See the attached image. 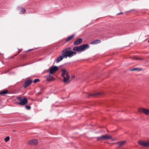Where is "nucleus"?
Returning <instances> with one entry per match:
<instances>
[{
    "mask_svg": "<svg viewBox=\"0 0 149 149\" xmlns=\"http://www.w3.org/2000/svg\"><path fill=\"white\" fill-rule=\"evenodd\" d=\"M63 55H64V58H67L68 57L71 58L74 55H76L77 53L76 52L72 51L71 48L68 47L64 49L62 51Z\"/></svg>",
    "mask_w": 149,
    "mask_h": 149,
    "instance_id": "nucleus-1",
    "label": "nucleus"
},
{
    "mask_svg": "<svg viewBox=\"0 0 149 149\" xmlns=\"http://www.w3.org/2000/svg\"><path fill=\"white\" fill-rule=\"evenodd\" d=\"M89 47L90 46L88 45L84 44L79 46H77L74 47L73 48L72 50L81 53Z\"/></svg>",
    "mask_w": 149,
    "mask_h": 149,
    "instance_id": "nucleus-2",
    "label": "nucleus"
},
{
    "mask_svg": "<svg viewBox=\"0 0 149 149\" xmlns=\"http://www.w3.org/2000/svg\"><path fill=\"white\" fill-rule=\"evenodd\" d=\"M61 71L62 72L61 76L63 78V81L66 83H70V81L69 80L70 78V76L66 72V70L63 69L61 70Z\"/></svg>",
    "mask_w": 149,
    "mask_h": 149,
    "instance_id": "nucleus-3",
    "label": "nucleus"
},
{
    "mask_svg": "<svg viewBox=\"0 0 149 149\" xmlns=\"http://www.w3.org/2000/svg\"><path fill=\"white\" fill-rule=\"evenodd\" d=\"M16 98L20 102H19L16 103L17 104L24 106L28 102L27 99L25 97L18 96L16 97Z\"/></svg>",
    "mask_w": 149,
    "mask_h": 149,
    "instance_id": "nucleus-4",
    "label": "nucleus"
},
{
    "mask_svg": "<svg viewBox=\"0 0 149 149\" xmlns=\"http://www.w3.org/2000/svg\"><path fill=\"white\" fill-rule=\"evenodd\" d=\"M96 138L97 141H100L111 139H112V136L107 134L102 135L100 136L97 137Z\"/></svg>",
    "mask_w": 149,
    "mask_h": 149,
    "instance_id": "nucleus-5",
    "label": "nucleus"
},
{
    "mask_svg": "<svg viewBox=\"0 0 149 149\" xmlns=\"http://www.w3.org/2000/svg\"><path fill=\"white\" fill-rule=\"evenodd\" d=\"M58 69V67L56 66L50 67L48 70L50 74H53L55 73Z\"/></svg>",
    "mask_w": 149,
    "mask_h": 149,
    "instance_id": "nucleus-6",
    "label": "nucleus"
},
{
    "mask_svg": "<svg viewBox=\"0 0 149 149\" xmlns=\"http://www.w3.org/2000/svg\"><path fill=\"white\" fill-rule=\"evenodd\" d=\"M141 145L144 147H149V140L148 141H139L138 142Z\"/></svg>",
    "mask_w": 149,
    "mask_h": 149,
    "instance_id": "nucleus-7",
    "label": "nucleus"
},
{
    "mask_svg": "<svg viewBox=\"0 0 149 149\" xmlns=\"http://www.w3.org/2000/svg\"><path fill=\"white\" fill-rule=\"evenodd\" d=\"M104 94L103 92H97L95 93L89 94V96H94L95 97H100L102 96Z\"/></svg>",
    "mask_w": 149,
    "mask_h": 149,
    "instance_id": "nucleus-8",
    "label": "nucleus"
},
{
    "mask_svg": "<svg viewBox=\"0 0 149 149\" xmlns=\"http://www.w3.org/2000/svg\"><path fill=\"white\" fill-rule=\"evenodd\" d=\"M138 111L140 112L144 113L146 115L149 114V110L145 109L139 108L138 109Z\"/></svg>",
    "mask_w": 149,
    "mask_h": 149,
    "instance_id": "nucleus-9",
    "label": "nucleus"
},
{
    "mask_svg": "<svg viewBox=\"0 0 149 149\" xmlns=\"http://www.w3.org/2000/svg\"><path fill=\"white\" fill-rule=\"evenodd\" d=\"M32 82V81L30 79H27L24 82L23 87L24 88H26L31 84Z\"/></svg>",
    "mask_w": 149,
    "mask_h": 149,
    "instance_id": "nucleus-10",
    "label": "nucleus"
},
{
    "mask_svg": "<svg viewBox=\"0 0 149 149\" xmlns=\"http://www.w3.org/2000/svg\"><path fill=\"white\" fill-rule=\"evenodd\" d=\"M28 143L29 144L36 145L38 144V141L37 140L32 139L29 140Z\"/></svg>",
    "mask_w": 149,
    "mask_h": 149,
    "instance_id": "nucleus-11",
    "label": "nucleus"
},
{
    "mask_svg": "<svg viewBox=\"0 0 149 149\" xmlns=\"http://www.w3.org/2000/svg\"><path fill=\"white\" fill-rule=\"evenodd\" d=\"M83 41V40L81 38H79L77 40L75 41L73 44L74 45H77L80 44Z\"/></svg>",
    "mask_w": 149,
    "mask_h": 149,
    "instance_id": "nucleus-12",
    "label": "nucleus"
},
{
    "mask_svg": "<svg viewBox=\"0 0 149 149\" xmlns=\"http://www.w3.org/2000/svg\"><path fill=\"white\" fill-rule=\"evenodd\" d=\"M74 35H72L65 38L64 40H65V43L72 40L74 37Z\"/></svg>",
    "mask_w": 149,
    "mask_h": 149,
    "instance_id": "nucleus-13",
    "label": "nucleus"
},
{
    "mask_svg": "<svg viewBox=\"0 0 149 149\" xmlns=\"http://www.w3.org/2000/svg\"><path fill=\"white\" fill-rule=\"evenodd\" d=\"M46 77L47 78V81H52L54 80V78L52 76H51L50 74H49L47 75Z\"/></svg>",
    "mask_w": 149,
    "mask_h": 149,
    "instance_id": "nucleus-14",
    "label": "nucleus"
},
{
    "mask_svg": "<svg viewBox=\"0 0 149 149\" xmlns=\"http://www.w3.org/2000/svg\"><path fill=\"white\" fill-rule=\"evenodd\" d=\"M63 58H64V55H63V53L62 52V55L58 57L56 60V62L58 63L62 61Z\"/></svg>",
    "mask_w": 149,
    "mask_h": 149,
    "instance_id": "nucleus-15",
    "label": "nucleus"
},
{
    "mask_svg": "<svg viewBox=\"0 0 149 149\" xmlns=\"http://www.w3.org/2000/svg\"><path fill=\"white\" fill-rule=\"evenodd\" d=\"M126 143V141H118V142L117 143L118 144H119V147H120L123 146L125 145V144Z\"/></svg>",
    "mask_w": 149,
    "mask_h": 149,
    "instance_id": "nucleus-16",
    "label": "nucleus"
},
{
    "mask_svg": "<svg viewBox=\"0 0 149 149\" xmlns=\"http://www.w3.org/2000/svg\"><path fill=\"white\" fill-rule=\"evenodd\" d=\"M101 42V41L100 40H94V41H92L91 44L92 45H95L98 43H100Z\"/></svg>",
    "mask_w": 149,
    "mask_h": 149,
    "instance_id": "nucleus-17",
    "label": "nucleus"
},
{
    "mask_svg": "<svg viewBox=\"0 0 149 149\" xmlns=\"http://www.w3.org/2000/svg\"><path fill=\"white\" fill-rule=\"evenodd\" d=\"M142 68H134L130 70L131 71H141L142 70Z\"/></svg>",
    "mask_w": 149,
    "mask_h": 149,
    "instance_id": "nucleus-18",
    "label": "nucleus"
},
{
    "mask_svg": "<svg viewBox=\"0 0 149 149\" xmlns=\"http://www.w3.org/2000/svg\"><path fill=\"white\" fill-rule=\"evenodd\" d=\"M18 8H19V10H21V11L22 12V13H20L21 14H23L26 12V10L24 8L22 7H19Z\"/></svg>",
    "mask_w": 149,
    "mask_h": 149,
    "instance_id": "nucleus-19",
    "label": "nucleus"
},
{
    "mask_svg": "<svg viewBox=\"0 0 149 149\" xmlns=\"http://www.w3.org/2000/svg\"><path fill=\"white\" fill-rule=\"evenodd\" d=\"M8 90H5L3 91H2L0 92V94L1 95H3L5 94L8 93Z\"/></svg>",
    "mask_w": 149,
    "mask_h": 149,
    "instance_id": "nucleus-20",
    "label": "nucleus"
},
{
    "mask_svg": "<svg viewBox=\"0 0 149 149\" xmlns=\"http://www.w3.org/2000/svg\"><path fill=\"white\" fill-rule=\"evenodd\" d=\"M40 81V80L39 79H34L33 81V82L34 83H36L37 82H39Z\"/></svg>",
    "mask_w": 149,
    "mask_h": 149,
    "instance_id": "nucleus-21",
    "label": "nucleus"
},
{
    "mask_svg": "<svg viewBox=\"0 0 149 149\" xmlns=\"http://www.w3.org/2000/svg\"><path fill=\"white\" fill-rule=\"evenodd\" d=\"M10 139V137L9 136H7L4 139V141L6 142H7L8 141H9Z\"/></svg>",
    "mask_w": 149,
    "mask_h": 149,
    "instance_id": "nucleus-22",
    "label": "nucleus"
},
{
    "mask_svg": "<svg viewBox=\"0 0 149 149\" xmlns=\"http://www.w3.org/2000/svg\"><path fill=\"white\" fill-rule=\"evenodd\" d=\"M25 107L28 110L30 109L31 108V107L30 106H26Z\"/></svg>",
    "mask_w": 149,
    "mask_h": 149,
    "instance_id": "nucleus-23",
    "label": "nucleus"
},
{
    "mask_svg": "<svg viewBox=\"0 0 149 149\" xmlns=\"http://www.w3.org/2000/svg\"><path fill=\"white\" fill-rule=\"evenodd\" d=\"M134 58L136 60H141V59L138 58V57H134Z\"/></svg>",
    "mask_w": 149,
    "mask_h": 149,
    "instance_id": "nucleus-24",
    "label": "nucleus"
},
{
    "mask_svg": "<svg viewBox=\"0 0 149 149\" xmlns=\"http://www.w3.org/2000/svg\"><path fill=\"white\" fill-rule=\"evenodd\" d=\"M33 49H29V50H27L26 51V52H30V51H33Z\"/></svg>",
    "mask_w": 149,
    "mask_h": 149,
    "instance_id": "nucleus-25",
    "label": "nucleus"
},
{
    "mask_svg": "<svg viewBox=\"0 0 149 149\" xmlns=\"http://www.w3.org/2000/svg\"><path fill=\"white\" fill-rule=\"evenodd\" d=\"M22 49H18V51L17 52V54H18L20 52H21L22 51Z\"/></svg>",
    "mask_w": 149,
    "mask_h": 149,
    "instance_id": "nucleus-26",
    "label": "nucleus"
},
{
    "mask_svg": "<svg viewBox=\"0 0 149 149\" xmlns=\"http://www.w3.org/2000/svg\"><path fill=\"white\" fill-rule=\"evenodd\" d=\"M123 13L122 12H121L120 13H118V14H117V15H120V14H123Z\"/></svg>",
    "mask_w": 149,
    "mask_h": 149,
    "instance_id": "nucleus-27",
    "label": "nucleus"
},
{
    "mask_svg": "<svg viewBox=\"0 0 149 149\" xmlns=\"http://www.w3.org/2000/svg\"><path fill=\"white\" fill-rule=\"evenodd\" d=\"M17 54H15V55H14V56H17Z\"/></svg>",
    "mask_w": 149,
    "mask_h": 149,
    "instance_id": "nucleus-28",
    "label": "nucleus"
},
{
    "mask_svg": "<svg viewBox=\"0 0 149 149\" xmlns=\"http://www.w3.org/2000/svg\"><path fill=\"white\" fill-rule=\"evenodd\" d=\"M148 43H149V40L148 41Z\"/></svg>",
    "mask_w": 149,
    "mask_h": 149,
    "instance_id": "nucleus-29",
    "label": "nucleus"
}]
</instances>
